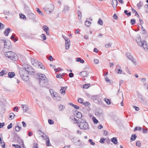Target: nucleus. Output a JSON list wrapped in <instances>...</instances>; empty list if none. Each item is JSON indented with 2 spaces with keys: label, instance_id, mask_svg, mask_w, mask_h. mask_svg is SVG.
I'll use <instances>...</instances> for the list:
<instances>
[{
  "label": "nucleus",
  "instance_id": "f3484780",
  "mask_svg": "<svg viewBox=\"0 0 148 148\" xmlns=\"http://www.w3.org/2000/svg\"><path fill=\"white\" fill-rule=\"evenodd\" d=\"M10 30V29L9 28H8L6 29L4 32V34L6 36H8L9 34V33L11 31Z\"/></svg>",
  "mask_w": 148,
  "mask_h": 148
},
{
  "label": "nucleus",
  "instance_id": "c85d7f7f",
  "mask_svg": "<svg viewBox=\"0 0 148 148\" xmlns=\"http://www.w3.org/2000/svg\"><path fill=\"white\" fill-rule=\"evenodd\" d=\"M136 137H137V136L136 134H132V135L131 138V140H132V141L134 140L136 138Z\"/></svg>",
  "mask_w": 148,
  "mask_h": 148
},
{
  "label": "nucleus",
  "instance_id": "3c124183",
  "mask_svg": "<svg viewBox=\"0 0 148 148\" xmlns=\"http://www.w3.org/2000/svg\"><path fill=\"white\" fill-rule=\"evenodd\" d=\"M41 136L44 140H47L49 138L48 136L46 135V134H45V135H42Z\"/></svg>",
  "mask_w": 148,
  "mask_h": 148
},
{
  "label": "nucleus",
  "instance_id": "b1692460",
  "mask_svg": "<svg viewBox=\"0 0 148 148\" xmlns=\"http://www.w3.org/2000/svg\"><path fill=\"white\" fill-rule=\"evenodd\" d=\"M50 92L52 95H53V96L54 97H57V95H58L56 94V92H53V90L52 89H50L49 90Z\"/></svg>",
  "mask_w": 148,
  "mask_h": 148
},
{
  "label": "nucleus",
  "instance_id": "bb28decb",
  "mask_svg": "<svg viewBox=\"0 0 148 148\" xmlns=\"http://www.w3.org/2000/svg\"><path fill=\"white\" fill-rule=\"evenodd\" d=\"M65 108V106L62 105H60L59 106V110L60 111H62Z\"/></svg>",
  "mask_w": 148,
  "mask_h": 148
},
{
  "label": "nucleus",
  "instance_id": "2eb2a0df",
  "mask_svg": "<svg viewBox=\"0 0 148 148\" xmlns=\"http://www.w3.org/2000/svg\"><path fill=\"white\" fill-rule=\"evenodd\" d=\"M69 8H70L68 5H64V8L63 10V12L64 13L68 12L69 11Z\"/></svg>",
  "mask_w": 148,
  "mask_h": 148
},
{
  "label": "nucleus",
  "instance_id": "09e8293b",
  "mask_svg": "<svg viewBox=\"0 0 148 148\" xmlns=\"http://www.w3.org/2000/svg\"><path fill=\"white\" fill-rule=\"evenodd\" d=\"M20 17L22 19H24L26 18V17L25 15L24 14H22V13H20L19 14Z\"/></svg>",
  "mask_w": 148,
  "mask_h": 148
},
{
  "label": "nucleus",
  "instance_id": "4c0bfd02",
  "mask_svg": "<svg viewBox=\"0 0 148 148\" xmlns=\"http://www.w3.org/2000/svg\"><path fill=\"white\" fill-rule=\"evenodd\" d=\"M96 103L100 105H102V101L101 99L99 98L97 100Z\"/></svg>",
  "mask_w": 148,
  "mask_h": 148
},
{
  "label": "nucleus",
  "instance_id": "4be33fe9",
  "mask_svg": "<svg viewBox=\"0 0 148 148\" xmlns=\"http://www.w3.org/2000/svg\"><path fill=\"white\" fill-rule=\"evenodd\" d=\"M111 141L114 144H116L117 143V140L116 137H113L112 138L111 140Z\"/></svg>",
  "mask_w": 148,
  "mask_h": 148
},
{
  "label": "nucleus",
  "instance_id": "412c9836",
  "mask_svg": "<svg viewBox=\"0 0 148 148\" xmlns=\"http://www.w3.org/2000/svg\"><path fill=\"white\" fill-rule=\"evenodd\" d=\"M70 45V42L68 41L67 42H65V48L66 49H69V47Z\"/></svg>",
  "mask_w": 148,
  "mask_h": 148
},
{
  "label": "nucleus",
  "instance_id": "e2e57ef3",
  "mask_svg": "<svg viewBox=\"0 0 148 148\" xmlns=\"http://www.w3.org/2000/svg\"><path fill=\"white\" fill-rule=\"evenodd\" d=\"M1 144V146L3 148H5V144L4 142H2L0 143Z\"/></svg>",
  "mask_w": 148,
  "mask_h": 148
},
{
  "label": "nucleus",
  "instance_id": "6e6552de",
  "mask_svg": "<svg viewBox=\"0 0 148 148\" xmlns=\"http://www.w3.org/2000/svg\"><path fill=\"white\" fill-rule=\"evenodd\" d=\"M4 43V47L5 48L8 49L11 48H12V45L10 42V41L7 42L5 40H3Z\"/></svg>",
  "mask_w": 148,
  "mask_h": 148
},
{
  "label": "nucleus",
  "instance_id": "0eeeda50",
  "mask_svg": "<svg viewBox=\"0 0 148 148\" xmlns=\"http://www.w3.org/2000/svg\"><path fill=\"white\" fill-rule=\"evenodd\" d=\"M50 8H44V9L45 11L46 12V13L48 14L51 13L53 10L54 8V5L53 4H51L50 5Z\"/></svg>",
  "mask_w": 148,
  "mask_h": 148
},
{
  "label": "nucleus",
  "instance_id": "a18cd8bd",
  "mask_svg": "<svg viewBox=\"0 0 148 148\" xmlns=\"http://www.w3.org/2000/svg\"><path fill=\"white\" fill-rule=\"evenodd\" d=\"M130 23L132 25H134L136 23V20L134 19H132L131 20Z\"/></svg>",
  "mask_w": 148,
  "mask_h": 148
},
{
  "label": "nucleus",
  "instance_id": "f704fd0d",
  "mask_svg": "<svg viewBox=\"0 0 148 148\" xmlns=\"http://www.w3.org/2000/svg\"><path fill=\"white\" fill-rule=\"evenodd\" d=\"M143 5V3L141 1H140L139 3L137 4V6H138V9H140L142 6Z\"/></svg>",
  "mask_w": 148,
  "mask_h": 148
},
{
  "label": "nucleus",
  "instance_id": "bf43d9fd",
  "mask_svg": "<svg viewBox=\"0 0 148 148\" xmlns=\"http://www.w3.org/2000/svg\"><path fill=\"white\" fill-rule=\"evenodd\" d=\"M48 123L49 124L51 125L54 123L52 119H49L48 120Z\"/></svg>",
  "mask_w": 148,
  "mask_h": 148
},
{
  "label": "nucleus",
  "instance_id": "5fc2aeb1",
  "mask_svg": "<svg viewBox=\"0 0 148 148\" xmlns=\"http://www.w3.org/2000/svg\"><path fill=\"white\" fill-rule=\"evenodd\" d=\"M144 8L145 12L147 13H148V5H145V6Z\"/></svg>",
  "mask_w": 148,
  "mask_h": 148
},
{
  "label": "nucleus",
  "instance_id": "423d86ee",
  "mask_svg": "<svg viewBox=\"0 0 148 148\" xmlns=\"http://www.w3.org/2000/svg\"><path fill=\"white\" fill-rule=\"evenodd\" d=\"M78 126L79 127L80 129L84 130H87L89 128V126L87 122H85L84 123H83L81 124H79Z\"/></svg>",
  "mask_w": 148,
  "mask_h": 148
},
{
  "label": "nucleus",
  "instance_id": "e433bc0d",
  "mask_svg": "<svg viewBox=\"0 0 148 148\" xmlns=\"http://www.w3.org/2000/svg\"><path fill=\"white\" fill-rule=\"evenodd\" d=\"M83 99L81 98H79L78 99V102L81 103L82 104H83L84 103V102H83Z\"/></svg>",
  "mask_w": 148,
  "mask_h": 148
},
{
  "label": "nucleus",
  "instance_id": "7c9ffc66",
  "mask_svg": "<svg viewBox=\"0 0 148 148\" xmlns=\"http://www.w3.org/2000/svg\"><path fill=\"white\" fill-rule=\"evenodd\" d=\"M82 105H84L86 107L88 108H89L90 106V104L88 102H84V103Z\"/></svg>",
  "mask_w": 148,
  "mask_h": 148
},
{
  "label": "nucleus",
  "instance_id": "f257e3e1",
  "mask_svg": "<svg viewBox=\"0 0 148 148\" xmlns=\"http://www.w3.org/2000/svg\"><path fill=\"white\" fill-rule=\"evenodd\" d=\"M5 55L6 57L13 60L16 61L18 59L17 55L12 51L5 52Z\"/></svg>",
  "mask_w": 148,
  "mask_h": 148
},
{
  "label": "nucleus",
  "instance_id": "dca6fc26",
  "mask_svg": "<svg viewBox=\"0 0 148 148\" xmlns=\"http://www.w3.org/2000/svg\"><path fill=\"white\" fill-rule=\"evenodd\" d=\"M67 86L61 87V89L60 90V91L61 92V93L63 95H64L65 93V90L67 89Z\"/></svg>",
  "mask_w": 148,
  "mask_h": 148
},
{
  "label": "nucleus",
  "instance_id": "603ef678",
  "mask_svg": "<svg viewBox=\"0 0 148 148\" xmlns=\"http://www.w3.org/2000/svg\"><path fill=\"white\" fill-rule=\"evenodd\" d=\"M36 11L39 14H41V15H43L42 12L40 10V9L38 8H36Z\"/></svg>",
  "mask_w": 148,
  "mask_h": 148
},
{
  "label": "nucleus",
  "instance_id": "13d9d810",
  "mask_svg": "<svg viewBox=\"0 0 148 148\" xmlns=\"http://www.w3.org/2000/svg\"><path fill=\"white\" fill-rule=\"evenodd\" d=\"M141 26V29L142 30H143V34H146L147 33L145 29L143 27L142 25Z\"/></svg>",
  "mask_w": 148,
  "mask_h": 148
},
{
  "label": "nucleus",
  "instance_id": "ddd939ff",
  "mask_svg": "<svg viewBox=\"0 0 148 148\" xmlns=\"http://www.w3.org/2000/svg\"><path fill=\"white\" fill-rule=\"evenodd\" d=\"M140 38H138L137 40H136L139 46L140 47L142 46L143 45V41L142 42L141 41V40L140 39Z\"/></svg>",
  "mask_w": 148,
  "mask_h": 148
},
{
  "label": "nucleus",
  "instance_id": "c9c22d12",
  "mask_svg": "<svg viewBox=\"0 0 148 148\" xmlns=\"http://www.w3.org/2000/svg\"><path fill=\"white\" fill-rule=\"evenodd\" d=\"M15 116V115L13 113H11L10 114L9 118L11 120L13 119H14Z\"/></svg>",
  "mask_w": 148,
  "mask_h": 148
},
{
  "label": "nucleus",
  "instance_id": "58836bf2",
  "mask_svg": "<svg viewBox=\"0 0 148 148\" xmlns=\"http://www.w3.org/2000/svg\"><path fill=\"white\" fill-rule=\"evenodd\" d=\"M29 18L31 19H33L35 17V15L31 13L29 15Z\"/></svg>",
  "mask_w": 148,
  "mask_h": 148
},
{
  "label": "nucleus",
  "instance_id": "a878e982",
  "mask_svg": "<svg viewBox=\"0 0 148 148\" xmlns=\"http://www.w3.org/2000/svg\"><path fill=\"white\" fill-rule=\"evenodd\" d=\"M76 61L77 62H80L81 63H83L84 62V60L83 59H81L80 58H76Z\"/></svg>",
  "mask_w": 148,
  "mask_h": 148
},
{
  "label": "nucleus",
  "instance_id": "49530a36",
  "mask_svg": "<svg viewBox=\"0 0 148 148\" xmlns=\"http://www.w3.org/2000/svg\"><path fill=\"white\" fill-rule=\"evenodd\" d=\"M22 129L21 127L19 126H17L15 128V130L17 132H18L20 130Z\"/></svg>",
  "mask_w": 148,
  "mask_h": 148
},
{
  "label": "nucleus",
  "instance_id": "69168bd1",
  "mask_svg": "<svg viewBox=\"0 0 148 148\" xmlns=\"http://www.w3.org/2000/svg\"><path fill=\"white\" fill-rule=\"evenodd\" d=\"M141 129H142V128L140 127H136L135 128V129H134V131H135L138 130L140 131Z\"/></svg>",
  "mask_w": 148,
  "mask_h": 148
},
{
  "label": "nucleus",
  "instance_id": "39448f33",
  "mask_svg": "<svg viewBox=\"0 0 148 148\" xmlns=\"http://www.w3.org/2000/svg\"><path fill=\"white\" fill-rule=\"evenodd\" d=\"M137 96L139 101L143 103L145 102L146 100L145 97L138 91L137 92Z\"/></svg>",
  "mask_w": 148,
  "mask_h": 148
},
{
  "label": "nucleus",
  "instance_id": "20e7f679",
  "mask_svg": "<svg viewBox=\"0 0 148 148\" xmlns=\"http://www.w3.org/2000/svg\"><path fill=\"white\" fill-rule=\"evenodd\" d=\"M21 69L22 70H26V72L29 75H33L34 74V70L31 66H28V67L26 69Z\"/></svg>",
  "mask_w": 148,
  "mask_h": 148
},
{
  "label": "nucleus",
  "instance_id": "774afa93",
  "mask_svg": "<svg viewBox=\"0 0 148 148\" xmlns=\"http://www.w3.org/2000/svg\"><path fill=\"white\" fill-rule=\"evenodd\" d=\"M3 14H6L7 15H8L10 14V12L8 11H7L6 10H4L3 11Z\"/></svg>",
  "mask_w": 148,
  "mask_h": 148
},
{
  "label": "nucleus",
  "instance_id": "5701e85b",
  "mask_svg": "<svg viewBox=\"0 0 148 148\" xmlns=\"http://www.w3.org/2000/svg\"><path fill=\"white\" fill-rule=\"evenodd\" d=\"M112 4L113 8H114V6L116 7L117 5V0H112Z\"/></svg>",
  "mask_w": 148,
  "mask_h": 148
},
{
  "label": "nucleus",
  "instance_id": "338daca9",
  "mask_svg": "<svg viewBox=\"0 0 148 148\" xmlns=\"http://www.w3.org/2000/svg\"><path fill=\"white\" fill-rule=\"evenodd\" d=\"M99 60L97 59H95L94 60V62L95 64H97L99 63Z\"/></svg>",
  "mask_w": 148,
  "mask_h": 148
},
{
  "label": "nucleus",
  "instance_id": "c756f323",
  "mask_svg": "<svg viewBox=\"0 0 148 148\" xmlns=\"http://www.w3.org/2000/svg\"><path fill=\"white\" fill-rule=\"evenodd\" d=\"M42 29H43L46 32H47L48 31H49V27L46 25H44L42 27Z\"/></svg>",
  "mask_w": 148,
  "mask_h": 148
},
{
  "label": "nucleus",
  "instance_id": "0e129e2a",
  "mask_svg": "<svg viewBox=\"0 0 148 148\" xmlns=\"http://www.w3.org/2000/svg\"><path fill=\"white\" fill-rule=\"evenodd\" d=\"M70 119L74 121H76V119L75 118V116H71L70 117Z\"/></svg>",
  "mask_w": 148,
  "mask_h": 148
},
{
  "label": "nucleus",
  "instance_id": "4d7b16f0",
  "mask_svg": "<svg viewBox=\"0 0 148 148\" xmlns=\"http://www.w3.org/2000/svg\"><path fill=\"white\" fill-rule=\"evenodd\" d=\"M88 141L90 143L91 145H95V143L94 142H92V139H89Z\"/></svg>",
  "mask_w": 148,
  "mask_h": 148
},
{
  "label": "nucleus",
  "instance_id": "6e6d98bb",
  "mask_svg": "<svg viewBox=\"0 0 148 148\" xmlns=\"http://www.w3.org/2000/svg\"><path fill=\"white\" fill-rule=\"evenodd\" d=\"M90 86V84H85L84 85V88H88Z\"/></svg>",
  "mask_w": 148,
  "mask_h": 148
},
{
  "label": "nucleus",
  "instance_id": "2f4dec72",
  "mask_svg": "<svg viewBox=\"0 0 148 148\" xmlns=\"http://www.w3.org/2000/svg\"><path fill=\"white\" fill-rule=\"evenodd\" d=\"M104 100L106 102V103L108 104L109 105L111 104V102L110 101V100L106 98H105L104 99Z\"/></svg>",
  "mask_w": 148,
  "mask_h": 148
},
{
  "label": "nucleus",
  "instance_id": "1a4fd4ad",
  "mask_svg": "<svg viewBox=\"0 0 148 148\" xmlns=\"http://www.w3.org/2000/svg\"><path fill=\"white\" fill-rule=\"evenodd\" d=\"M79 75L83 77H87L88 75V73L86 71H84L81 72Z\"/></svg>",
  "mask_w": 148,
  "mask_h": 148
},
{
  "label": "nucleus",
  "instance_id": "72a5a7b5",
  "mask_svg": "<svg viewBox=\"0 0 148 148\" xmlns=\"http://www.w3.org/2000/svg\"><path fill=\"white\" fill-rule=\"evenodd\" d=\"M40 37L43 40H46L47 38L46 36L44 34H42L41 35Z\"/></svg>",
  "mask_w": 148,
  "mask_h": 148
},
{
  "label": "nucleus",
  "instance_id": "473e14b6",
  "mask_svg": "<svg viewBox=\"0 0 148 148\" xmlns=\"http://www.w3.org/2000/svg\"><path fill=\"white\" fill-rule=\"evenodd\" d=\"M38 66L39 68L42 69H44L45 68V67L43 66L42 64L40 62L38 63Z\"/></svg>",
  "mask_w": 148,
  "mask_h": 148
},
{
  "label": "nucleus",
  "instance_id": "f8f14e48",
  "mask_svg": "<svg viewBox=\"0 0 148 148\" xmlns=\"http://www.w3.org/2000/svg\"><path fill=\"white\" fill-rule=\"evenodd\" d=\"M76 114V116L79 119L81 118L82 117V114L81 113L78 112L77 110H75V114Z\"/></svg>",
  "mask_w": 148,
  "mask_h": 148
},
{
  "label": "nucleus",
  "instance_id": "f03ea898",
  "mask_svg": "<svg viewBox=\"0 0 148 148\" xmlns=\"http://www.w3.org/2000/svg\"><path fill=\"white\" fill-rule=\"evenodd\" d=\"M21 77L22 79L25 82H27L29 80V77L28 74L26 72V70H22L21 69L19 72Z\"/></svg>",
  "mask_w": 148,
  "mask_h": 148
},
{
  "label": "nucleus",
  "instance_id": "9d476101",
  "mask_svg": "<svg viewBox=\"0 0 148 148\" xmlns=\"http://www.w3.org/2000/svg\"><path fill=\"white\" fill-rule=\"evenodd\" d=\"M143 47L145 51H148V44L145 40H143Z\"/></svg>",
  "mask_w": 148,
  "mask_h": 148
},
{
  "label": "nucleus",
  "instance_id": "4468645a",
  "mask_svg": "<svg viewBox=\"0 0 148 148\" xmlns=\"http://www.w3.org/2000/svg\"><path fill=\"white\" fill-rule=\"evenodd\" d=\"M127 58L130 60H131L132 62H133V63L134 64V63H136V62H134L133 60L134 59L133 58L131 55V53H128L127 54Z\"/></svg>",
  "mask_w": 148,
  "mask_h": 148
},
{
  "label": "nucleus",
  "instance_id": "9b49d317",
  "mask_svg": "<svg viewBox=\"0 0 148 148\" xmlns=\"http://www.w3.org/2000/svg\"><path fill=\"white\" fill-rule=\"evenodd\" d=\"M22 108H23L24 112H26L28 110V107L26 105L21 104V105Z\"/></svg>",
  "mask_w": 148,
  "mask_h": 148
},
{
  "label": "nucleus",
  "instance_id": "ea45409f",
  "mask_svg": "<svg viewBox=\"0 0 148 148\" xmlns=\"http://www.w3.org/2000/svg\"><path fill=\"white\" fill-rule=\"evenodd\" d=\"M77 13L78 14V18L79 20H80L81 19L82 14L80 11H77Z\"/></svg>",
  "mask_w": 148,
  "mask_h": 148
},
{
  "label": "nucleus",
  "instance_id": "864d4df0",
  "mask_svg": "<svg viewBox=\"0 0 148 148\" xmlns=\"http://www.w3.org/2000/svg\"><path fill=\"white\" fill-rule=\"evenodd\" d=\"M33 148H38V144L37 143H34L33 144Z\"/></svg>",
  "mask_w": 148,
  "mask_h": 148
},
{
  "label": "nucleus",
  "instance_id": "8fccbe9b",
  "mask_svg": "<svg viewBox=\"0 0 148 148\" xmlns=\"http://www.w3.org/2000/svg\"><path fill=\"white\" fill-rule=\"evenodd\" d=\"M112 45V44L110 43H108L105 44V46L106 48H109Z\"/></svg>",
  "mask_w": 148,
  "mask_h": 148
},
{
  "label": "nucleus",
  "instance_id": "a211bd4d",
  "mask_svg": "<svg viewBox=\"0 0 148 148\" xmlns=\"http://www.w3.org/2000/svg\"><path fill=\"white\" fill-rule=\"evenodd\" d=\"M16 36L15 34H13L10 37V39L13 40L14 42H16L17 40V38H15V37Z\"/></svg>",
  "mask_w": 148,
  "mask_h": 148
},
{
  "label": "nucleus",
  "instance_id": "37998d69",
  "mask_svg": "<svg viewBox=\"0 0 148 148\" xmlns=\"http://www.w3.org/2000/svg\"><path fill=\"white\" fill-rule=\"evenodd\" d=\"M79 121L80 122L79 124H81L83 123H84L85 122H87L85 120L81 119V118L79 119Z\"/></svg>",
  "mask_w": 148,
  "mask_h": 148
},
{
  "label": "nucleus",
  "instance_id": "de8ad7c7",
  "mask_svg": "<svg viewBox=\"0 0 148 148\" xmlns=\"http://www.w3.org/2000/svg\"><path fill=\"white\" fill-rule=\"evenodd\" d=\"M92 119L93 121V122L95 124H97L98 123V120L96 119L95 117H93L92 118Z\"/></svg>",
  "mask_w": 148,
  "mask_h": 148
},
{
  "label": "nucleus",
  "instance_id": "79ce46f5",
  "mask_svg": "<svg viewBox=\"0 0 148 148\" xmlns=\"http://www.w3.org/2000/svg\"><path fill=\"white\" fill-rule=\"evenodd\" d=\"M46 145L48 146H49L51 145V144L50 143L49 138L47 140Z\"/></svg>",
  "mask_w": 148,
  "mask_h": 148
},
{
  "label": "nucleus",
  "instance_id": "aec40b11",
  "mask_svg": "<svg viewBox=\"0 0 148 148\" xmlns=\"http://www.w3.org/2000/svg\"><path fill=\"white\" fill-rule=\"evenodd\" d=\"M8 77L10 78H12L15 75V73L13 72H9L8 73Z\"/></svg>",
  "mask_w": 148,
  "mask_h": 148
},
{
  "label": "nucleus",
  "instance_id": "393cba45",
  "mask_svg": "<svg viewBox=\"0 0 148 148\" xmlns=\"http://www.w3.org/2000/svg\"><path fill=\"white\" fill-rule=\"evenodd\" d=\"M7 73V71L6 70H3L0 72V76H1L4 75H6Z\"/></svg>",
  "mask_w": 148,
  "mask_h": 148
},
{
  "label": "nucleus",
  "instance_id": "a19ab883",
  "mask_svg": "<svg viewBox=\"0 0 148 148\" xmlns=\"http://www.w3.org/2000/svg\"><path fill=\"white\" fill-rule=\"evenodd\" d=\"M91 24V23L89 21H86L85 22V25L87 27H89Z\"/></svg>",
  "mask_w": 148,
  "mask_h": 148
},
{
  "label": "nucleus",
  "instance_id": "7ed1b4c3",
  "mask_svg": "<svg viewBox=\"0 0 148 148\" xmlns=\"http://www.w3.org/2000/svg\"><path fill=\"white\" fill-rule=\"evenodd\" d=\"M38 75L39 77L38 78L39 83L41 85V83H46L48 82V80L46 76L43 74L41 73H38Z\"/></svg>",
  "mask_w": 148,
  "mask_h": 148
},
{
  "label": "nucleus",
  "instance_id": "052dcab7",
  "mask_svg": "<svg viewBox=\"0 0 148 148\" xmlns=\"http://www.w3.org/2000/svg\"><path fill=\"white\" fill-rule=\"evenodd\" d=\"M136 145L137 146L140 147L141 146V143L139 141H137L136 142Z\"/></svg>",
  "mask_w": 148,
  "mask_h": 148
},
{
  "label": "nucleus",
  "instance_id": "680f3d73",
  "mask_svg": "<svg viewBox=\"0 0 148 148\" xmlns=\"http://www.w3.org/2000/svg\"><path fill=\"white\" fill-rule=\"evenodd\" d=\"M98 24L100 25H102L103 24V22L100 19H99L98 22Z\"/></svg>",
  "mask_w": 148,
  "mask_h": 148
},
{
  "label": "nucleus",
  "instance_id": "6ab92c4d",
  "mask_svg": "<svg viewBox=\"0 0 148 148\" xmlns=\"http://www.w3.org/2000/svg\"><path fill=\"white\" fill-rule=\"evenodd\" d=\"M91 99L93 100L95 103H96L99 98L97 97V96H92V97H91Z\"/></svg>",
  "mask_w": 148,
  "mask_h": 148
},
{
  "label": "nucleus",
  "instance_id": "c03bdc74",
  "mask_svg": "<svg viewBox=\"0 0 148 148\" xmlns=\"http://www.w3.org/2000/svg\"><path fill=\"white\" fill-rule=\"evenodd\" d=\"M74 144L76 145H80L81 144V141L80 140H78L77 141L75 142Z\"/></svg>",
  "mask_w": 148,
  "mask_h": 148
},
{
  "label": "nucleus",
  "instance_id": "cd10ccee",
  "mask_svg": "<svg viewBox=\"0 0 148 148\" xmlns=\"http://www.w3.org/2000/svg\"><path fill=\"white\" fill-rule=\"evenodd\" d=\"M17 141L20 145H21V143L23 142V140L19 137H17Z\"/></svg>",
  "mask_w": 148,
  "mask_h": 148
}]
</instances>
